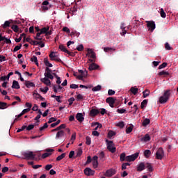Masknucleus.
Wrapping results in <instances>:
<instances>
[{
    "instance_id": "a211bd4d",
    "label": "nucleus",
    "mask_w": 178,
    "mask_h": 178,
    "mask_svg": "<svg viewBox=\"0 0 178 178\" xmlns=\"http://www.w3.org/2000/svg\"><path fill=\"white\" fill-rule=\"evenodd\" d=\"M120 29L121 30H122V32L120 33V35H126V34L127 33V31L126 30V26L124 25V23L121 24Z\"/></svg>"
},
{
    "instance_id": "a18cd8bd",
    "label": "nucleus",
    "mask_w": 178,
    "mask_h": 178,
    "mask_svg": "<svg viewBox=\"0 0 178 178\" xmlns=\"http://www.w3.org/2000/svg\"><path fill=\"white\" fill-rule=\"evenodd\" d=\"M160 15L163 17V19H165V17H166V13H165V11L163 10V8L161 9Z\"/></svg>"
},
{
    "instance_id": "052dcab7",
    "label": "nucleus",
    "mask_w": 178,
    "mask_h": 178,
    "mask_svg": "<svg viewBox=\"0 0 178 178\" xmlns=\"http://www.w3.org/2000/svg\"><path fill=\"white\" fill-rule=\"evenodd\" d=\"M77 51H83L84 50V46L83 44H79L78 47H76Z\"/></svg>"
},
{
    "instance_id": "864d4df0",
    "label": "nucleus",
    "mask_w": 178,
    "mask_h": 178,
    "mask_svg": "<svg viewBox=\"0 0 178 178\" xmlns=\"http://www.w3.org/2000/svg\"><path fill=\"white\" fill-rule=\"evenodd\" d=\"M11 29L15 31V33H17L19 31V26H17V25H13Z\"/></svg>"
},
{
    "instance_id": "09e8293b",
    "label": "nucleus",
    "mask_w": 178,
    "mask_h": 178,
    "mask_svg": "<svg viewBox=\"0 0 178 178\" xmlns=\"http://www.w3.org/2000/svg\"><path fill=\"white\" fill-rule=\"evenodd\" d=\"M104 52H109V51H115V48L112 47H104Z\"/></svg>"
},
{
    "instance_id": "7c9ffc66",
    "label": "nucleus",
    "mask_w": 178,
    "mask_h": 178,
    "mask_svg": "<svg viewBox=\"0 0 178 178\" xmlns=\"http://www.w3.org/2000/svg\"><path fill=\"white\" fill-rule=\"evenodd\" d=\"M130 91L132 92V94H134V95H136L137 92H138V88L136 87H131Z\"/></svg>"
},
{
    "instance_id": "7ed1b4c3",
    "label": "nucleus",
    "mask_w": 178,
    "mask_h": 178,
    "mask_svg": "<svg viewBox=\"0 0 178 178\" xmlns=\"http://www.w3.org/2000/svg\"><path fill=\"white\" fill-rule=\"evenodd\" d=\"M106 143L107 149H108L110 152H112V154L116 152V147H115V144L113 143V141L108 140V139H106Z\"/></svg>"
},
{
    "instance_id": "39448f33",
    "label": "nucleus",
    "mask_w": 178,
    "mask_h": 178,
    "mask_svg": "<svg viewBox=\"0 0 178 178\" xmlns=\"http://www.w3.org/2000/svg\"><path fill=\"white\" fill-rule=\"evenodd\" d=\"M165 156V152H163V149L162 147H159L156 152V158L157 159H163Z\"/></svg>"
},
{
    "instance_id": "c85d7f7f",
    "label": "nucleus",
    "mask_w": 178,
    "mask_h": 178,
    "mask_svg": "<svg viewBox=\"0 0 178 178\" xmlns=\"http://www.w3.org/2000/svg\"><path fill=\"white\" fill-rule=\"evenodd\" d=\"M49 31V26L44 27L40 29V34H47V32Z\"/></svg>"
},
{
    "instance_id": "603ef678",
    "label": "nucleus",
    "mask_w": 178,
    "mask_h": 178,
    "mask_svg": "<svg viewBox=\"0 0 178 178\" xmlns=\"http://www.w3.org/2000/svg\"><path fill=\"white\" fill-rule=\"evenodd\" d=\"M79 73H81V74L82 75L83 77H87L88 72L86 70L83 71L81 70H79Z\"/></svg>"
},
{
    "instance_id": "f3484780",
    "label": "nucleus",
    "mask_w": 178,
    "mask_h": 178,
    "mask_svg": "<svg viewBox=\"0 0 178 178\" xmlns=\"http://www.w3.org/2000/svg\"><path fill=\"white\" fill-rule=\"evenodd\" d=\"M40 81L43 83V84H45V86H51V80H49V78L44 76L40 79Z\"/></svg>"
},
{
    "instance_id": "423d86ee",
    "label": "nucleus",
    "mask_w": 178,
    "mask_h": 178,
    "mask_svg": "<svg viewBox=\"0 0 178 178\" xmlns=\"http://www.w3.org/2000/svg\"><path fill=\"white\" fill-rule=\"evenodd\" d=\"M44 76L47 79H50V80H54V75H52V70L49 69V67H46Z\"/></svg>"
},
{
    "instance_id": "393cba45",
    "label": "nucleus",
    "mask_w": 178,
    "mask_h": 178,
    "mask_svg": "<svg viewBox=\"0 0 178 178\" xmlns=\"http://www.w3.org/2000/svg\"><path fill=\"white\" fill-rule=\"evenodd\" d=\"M98 113H99V110H98V109L93 108L90 111V115L92 116H97V115H98Z\"/></svg>"
},
{
    "instance_id": "ea45409f",
    "label": "nucleus",
    "mask_w": 178,
    "mask_h": 178,
    "mask_svg": "<svg viewBox=\"0 0 178 178\" xmlns=\"http://www.w3.org/2000/svg\"><path fill=\"white\" fill-rule=\"evenodd\" d=\"M7 105L5 102H0V109H6Z\"/></svg>"
},
{
    "instance_id": "69168bd1",
    "label": "nucleus",
    "mask_w": 178,
    "mask_h": 178,
    "mask_svg": "<svg viewBox=\"0 0 178 178\" xmlns=\"http://www.w3.org/2000/svg\"><path fill=\"white\" fill-rule=\"evenodd\" d=\"M116 133L113 131H108V137H113V136H115Z\"/></svg>"
},
{
    "instance_id": "680f3d73",
    "label": "nucleus",
    "mask_w": 178,
    "mask_h": 178,
    "mask_svg": "<svg viewBox=\"0 0 178 178\" xmlns=\"http://www.w3.org/2000/svg\"><path fill=\"white\" fill-rule=\"evenodd\" d=\"M165 48L167 51H170V49H172V47H170V44H169L168 42H166L165 44Z\"/></svg>"
},
{
    "instance_id": "5fc2aeb1",
    "label": "nucleus",
    "mask_w": 178,
    "mask_h": 178,
    "mask_svg": "<svg viewBox=\"0 0 178 178\" xmlns=\"http://www.w3.org/2000/svg\"><path fill=\"white\" fill-rule=\"evenodd\" d=\"M74 140H76V133H74L71 136V139H70L71 144H73V143H74Z\"/></svg>"
},
{
    "instance_id": "338daca9",
    "label": "nucleus",
    "mask_w": 178,
    "mask_h": 178,
    "mask_svg": "<svg viewBox=\"0 0 178 178\" xmlns=\"http://www.w3.org/2000/svg\"><path fill=\"white\" fill-rule=\"evenodd\" d=\"M117 126H118V127H121V129H123V127H124V122H120L117 124Z\"/></svg>"
},
{
    "instance_id": "0eeeda50",
    "label": "nucleus",
    "mask_w": 178,
    "mask_h": 178,
    "mask_svg": "<svg viewBox=\"0 0 178 178\" xmlns=\"http://www.w3.org/2000/svg\"><path fill=\"white\" fill-rule=\"evenodd\" d=\"M139 153H135L130 156H126V161L127 162H133L136 160L137 158H138Z\"/></svg>"
},
{
    "instance_id": "bb28decb",
    "label": "nucleus",
    "mask_w": 178,
    "mask_h": 178,
    "mask_svg": "<svg viewBox=\"0 0 178 178\" xmlns=\"http://www.w3.org/2000/svg\"><path fill=\"white\" fill-rule=\"evenodd\" d=\"M59 49H60V51H62L63 52H65V54H70L69 50L66 49V47H65V46H63V44H60L59 46Z\"/></svg>"
},
{
    "instance_id": "20e7f679",
    "label": "nucleus",
    "mask_w": 178,
    "mask_h": 178,
    "mask_svg": "<svg viewBox=\"0 0 178 178\" xmlns=\"http://www.w3.org/2000/svg\"><path fill=\"white\" fill-rule=\"evenodd\" d=\"M146 23H147V27L149 31H150V33H152L156 29L155 22L146 21Z\"/></svg>"
},
{
    "instance_id": "f257e3e1",
    "label": "nucleus",
    "mask_w": 178,
    "mask_h": 178,
    "mask_svg": "<svg viewBox=\"0 0 178 178\" xmlns=\"http://www.w3.org/2000/svg\"><path fill=\"white\" fill-rule=\"evenodd\" d=\"M169 97H170V90H167L164 92L163 95L160 97V104H166V102H168V100L169 99Z\"/></svg>"
},
{
    "instance_id": "dca6fc26",
    "label": "nucleus",
    "mask_w": 178,
    "mask_h": 178,
    "mask_svg": "<svg viewBox=\"0 0 178 178\" xmlns=\"http://www.w3.org/2000/svg\"><path fill=\"white\" fill-rule=\"evenodd\" d=\"M76 119L78 122L81 123V122H84V115H83L82 113H78L76 115Z\"/></svg>"
},
{
    "instance_id": "5701e85b",
    "label": "nucleus",
    "mask_w": 178,
    "mask_h": 178,
    "mask_svg": "<svg viewBox=\"0 0 178 178\" xmlns=\"http://www.w3.org/2000/svg\"><path fill=\"white\" fill-rule=\"evenodd\" d=\"M12 88H15V90H19V88H20V85H19L17 81H13Z\"/></svg>"
},
{
    "instance_id": "aec40b11",
    "label": "nucleus",
    "mask_w": 178,
    "mask_h": 178,
    "mask_svg": "<svg viewBox=\"0 0 178 178\" xmlns=\"http://www.w3.org/2000/svg\"><path fill=\"white\" fill-rule=\"evenodd\" d=\"M145 168L147 169L148 172H153L154 171V168L152 167V164L149 163H147L145 164Z\"/></svg>"
},
{
    "instance_id": "c03bdc74",
    "label": "nucleus",
    "mask_w": 178,
    "mask_h": 178,
    "mask_svg": "<svg viewBox=\"0 0 178 178\" xmlns=\"http://www.w3.org/2000/svg\"><path fill=\"white\" fill-rule=\"evenodd\" d=\"M21 48H22V44H19V45L15 46L13 49V52H17V51L21 49Z\"/></svg>"
},
{
    "instance_id": "3c124183",
    "label": "nucleus",
    "mask_w": 178,
    "mask_h": 178,
    "mask_svg": "<svg viewBox=\"0 0 178 178\" xmlns=\"http://www.w3.org/2000/svg\"><path fill=\"white\" fill-rule=\"evenodd\" d=\"M9 26H10V22L6 21L3 24V29H6V27H9Z\"/></svg>"
},
{
    "instance_id": "9b49d317",
    "label": "nucleus",
    "mask_w": 178,
    "mask_h": 178,
    "mask_svg": "<svg viewBox=\"0 0 178 178\" xmlns=\"http://www.w3.org/2000/svg\"><path fill=\"white\" fill-rule=\"evenodd\" d=\"M87 51L88 53L86 54V56H88V58H91L92 59H95V52H94V51L92 50V49H88Z\"/></svg>"
},
{
    "instance_id": "2f4dec72",
    "label": "nucleus",
    "mask_w": 178,
    "mask_h": 178,
    "mask_svg": "<svg viewBox=\"0 0 178 178\" xmlns=\"http://www.w3.org/2000/svg\"><path fill=\"white\" fill-rule=\"evenodd\" d=\"M44 65L45 66H47V67H52V63H50L49 61L48 60V58H45L44 59Z\"/></svg>"
},
{
    "instance_id": "f8f14e48",
    "label": "nucleus",
    "mask_w": 178,
    "mask_h": 178,
    "mask_svg": "<svg viewBox=\"0 0 178 178\" xmlns=\"http://www.w3.org/2000/svg\"><path fill=\"white\" fill-rule=\"evenodd\" d=\"M115 174H116V170L113 169H110L106 172L105 176H106L107 177H112V176H113Z\"/></svg>"
},
{
    "instance_id": "e433bc0d",
    "label": "nucleus",
    "mask_w": 178,
    "mask_h": 178,
    "mask_svg": "<svg viewBox=\"0 0 178 178\" xmlns=\"http://www.w3.org/2000/svg\"><path fill=\"white\" fill-rule=\"evenodd\" d=\"M120 161L121 162H123V161H126V154L125 153H122L120 156Z\"/></svg>"
},
{
    "instance_id": "37998d69",
    "label": "nucleus",
    "mask_w": 178,
    "mask_h": 178,
    "mask_svg": "<svg viewBox=\"0 0 178 178\" xmlns=\"http://www.w3.org/2000/svg\"><path fill=\"white\" fill-rule=\"evenodd\" d=\"M33 98L35 99H40V98H41V95H40L38 93L33 92Z\"/></svg>"
},
{
    "instance_id": "473e14b6",
    "label": "nucleus",
    "mask_w": 178,
    "mask_h": 178,
    "mask_svg": "<svg viewBox=\"0 0 178 178\" xmlns=\"http://www.w3.org/2000/svg\"><path fill=\"white\" fill-rule=\"evenodd\" d=\"M71 37H80V33L76 31H73L70 33Z\"/></svg>"
},
{
    "instance_id": "ddd939ff",
    "label": "nucleus",
    "mask_w": 178,
    "mask_h": 178,
    "mask_svg": "<svg viewBox=\"0 0 178 178\" xmlns=\"http://www.w3.org/2000/svg\"><path fill=\"white\" fill-rule=\"evenodd\" d=\"M140 141L141 143H148V141H151V136H149V134H146L140 138Z\"/></svg>"
},
{
    "instance_id": "e2e57ef3",
    "label": "nucleus",
    "mask_w": 178,
    "mask_h": 178,
    "mask_svg": "<svg viewBox=\"0 0 178 178\" xmlns=\"http://www.w3.org/2000/svg\"><path fill=\"white\" fill-rule=\"evenodd\" d=\"M47 128H48V123H44V125L40 128V131H42V130Z\"/></svg>"
},
{
    "instance_id": "2eb2a0df",
    "label": "nucleus",
    "mask_w": 178,
    "mask_h": 178,
    "mask_svg": "<svg viewBox=\"0 0 178 178\" xmlns=\"http://www.w3.org/2000/svg\"><path fill=\"white\" fill-rule=\"evenodd\" d=\"M92 166L94 169L98 168V156H94L92 158Z\"/></svg>"
},
{
    "instance_id": "b1692460",
    "label": "nucleus",
    "mask_w": 178,
    "mask_h": 178,
    "mask_svg": "<svg viewBox=\"0 0 178 178\" xmlns=\"http://www.w3.org/2000/svg\"><path fill=\"white\" fill-rule=\"evenodd\" d=\"M66 127V124H60L59 127H58L57 128L54 129H52L51 131H59L61 130V129H65Z\"/></svg>"
},
{
    "instance_id": "a19ab883",
    "label": "nucleus",
    "mask_w": 178,
    "mask_h": 178,
    "mask_svg": "<svg viewBox=\"0 0 178 178\" xmlns=\"http://www.w3.org/2000/svg\"><path fill=\"white\" fill-rule=\"evenodd\" d=\"M82 154H83V149L81 148L78 149L76 151V156H81Z\"/></svg>"
},
{
    "instance_id": "13d9d810",
    "label": "nucleus",
    "mask_w": 178,
    "mask_h": 178,
    "mask_svg": "<svg viewBox=\"0 0 178 178\" xmlns=\"http://www.w3.org/2000/svg\"><path fill=\"white\" fill-rule=\"evenodd\" d=\"M49 90V88H48V86H46L44 88H40V91H42V92H44V94H47Z\"/></svg>"
},
{
    "instance_id": "4d7b16f0",
    "label": "nucleus",
    "mask_w": 178,
    "mask_h": 178,
    "mask_svg": "<svg viewBox=\"0 0 178 178\" xmlns=\"http://www.w3.org/2000/svg\"><path fill=\"white\" fill-rule=\"evenodd\" d=\"M159 76H168L169 75V72L166 71H161L159 73Z\"/></svg>"
},
{
    "instance_id": "9d476101",
    "label": "nucleus",
    "mask_w": 178,
    "mask_h": 178,
    "mask_svg": "<svg viewBox=\"0 0 178 178\" xmlns=\"http://www.w3.org/2000/svg\"><path fill=\"white\" fill-rule=\"evenodd\" d=\"M46 153H44L42 155V159H45V158H48V156L52 155V152H54V149H47Z\"/></svg>"
},
{
    "instance_id": "4c0bfd02",
    "label": "nucleus",
    "mask_w": 178,
    "mask_h": 178,
    "mask_svg": "<svg viewBox=\"0 0 178 178\" xmlns=\"http://www.w3.org/2000/svg\"><path fill=\"white\" fill-rule=\"evenodd\" d=\"M150 120H149V119H148V118H146V119H145L144 120V121L143 122V126H148V124L149 123H150Z\"/></svg>"
},
{
    "instance_id": "774afa93",
    "label": "nucleus",
    "mask_w": 178,
    "mask_h": 178,
    "mask_svg": "<svg viewBox=\"0 0 178 178\" xmlns=\"http://www.w3.org/2000/svg\"><path fill=\"white\" fill-rule=\"evenodd\" d=\"M34 124H29L27 127H26V130H28L29 131H30V130H33V129H34Z\"/></svg>"
},
{
    "instance_id": "c756f323",
    "label": "nucleus",
    "mask_w": 178,
    "mask_h": 178,
    "mask_svg": "<svg viewBox=\"0 0 178 178\" xmlns=\"http://www.w3.org/2000/svg\"><path fill=\"white\" fill-rule=\"evenodd\" d=\"M23 37L24 39H26V33H22L19 38H15V42H20Z\"/></svg>"
},
{
    "instance_id": "4be33fe9",
    "label": "nucleus",
    "mask_w": 178,
    "mask_h": 178,
    "mask_svg": "<svg viewBox=\"0 0 178 178\" xmlns=\"http://www.w3.org/2000/svg\"><path fill=\"white\" fill-rule=\"evenodd\" d=\"M99 67V65L95 64V63H92L89 65V70H97Z\"/></svg>"
},
{
    "instance_id": "a878e982",
    "label": "nucleus",
    "mask_w": 178,
    "mask_h": 178,
    "mask_svg": "<svg viewBox=\"0 0 178 178\" xmlns=\"http://www.w3.org/2000/svg\"><path fill=\"white\" fill-rule=\"evenodd\" d=\"M144 156L147 159L149 158L151 156V150L146 149L143 152Z\"/></svg>"
},
{
    "instance_id": "79ce46f5",
    "label": "nucleus",
    "mask_w": 178,
    "mask_h": 178,
    "mask_svg": "<svg viewBox=\"0 0 178 178\" xmlns=\"http://www.w3.org/2000/svg\"><path fill=\"white\" fill-rule=\"evenodd\" d=\"M143 98H147L148 95H149V90H145V91L143 92Z\"/></svg>"
},
{
    "instance_id": "1a4fd4ad",
    "label": "nucleus",
    "mask_w": 178,
    "mask_h": 178,
    "mask_svg": "<svg viewBox=\"0 0 178 178\" xmlns=\"http://www.w3.org/2000/svg\"><path fill=\"white\" fill-rule=\"evenodd\" d=\"M84 173L86 176H94V175H95V171L90 168H86L84 170Z\"/></svg>"
},
{
    "instance_id": "6e6552de",
    "label": "nucleus",
    "mask_w": 178,
    "mask_h": 178,
    "mask_svg": "<svg viewBox=\"0 0 178 178\" xmlns=\"http://www.w3.org/2000/svg\"><path fill=\"white\" fill-rule=\"evenodd\" d=\"M115 99L113 97H108L106 99V102L109 104V106H111V108H115Z\"/></svg>"
},
{
    "instance_id": "8fccbe9b",
    "label": "nucleus",
    "mask_w": 178,
    "mask_h": 178,
    "mask_svg": "<svg viewBox=\"0 0 178 178\" xmlns=\"http://www.w3.org/2000/svg\"><path fill=\"white\" fill-rule=\"evenodd\" d=\"M53 74L57 79V81H56L57 84H60V83H62V81H60V77H59L56 73H53Z\"/></svg>"
},
{
    "instance_id": "72a5a7b5",
    "label": "nucleus",
    "mask_w": 178,
    "mask_h": 178,
    "mask_svg": "<svg viewBox=\"0 0 178 178\" xmlns=\"http://www.w3.org/2000/svg\"><path fill=\"white\" fill-rule=\"evenodd\" d=\"M147 104H148V100H147V99L143 100L140 104L141 109H144V108H145V106H147Z\"/></svg>"
},
{
    "instance_id": "cd10ccee",
    "label": "nucleus",
    "mask_w": 178,
    "mask_h": 178,
    "mask_svg": "<svg viewBox=\"0 0 178 178\" xmlns=\"http://www.w3.org/2000/svg\"><path fill=\"white\" fill-rule=\"evenodd\" d=\"M102 88V87L100 85H97V86H95L92 88V91H93V92L101 91Z\"/></svg>"
},
{
    "instance_id": "412c9836",
    "label": "nucleus",
    "mask_w": 178,
    "mask_h": 178,
    "mask_svg": "<svg viewBox=\"0 0 178 178\" xmlns=\"http://www.w3.org/2000/svg\"><path fill=\"white\" fill-rule=\"evenodd\" d=\"M25 86L27 88H31V87H35L34 83L31 82L30 81H25Z\"/></svg>"
},
{
    "instance_id": "f704fd0d",
    "label": "nucleus",
    "mask_w": 178,
    "mask_h": 178,
    "mask_svg": "<svg viewBox=\"0 0 178 178\" xmlns=\"http://www.w3.org/2000/svg\"><path fill=\"white\" fill-rule=\"evenodd\" d=\"M65 156H66V153H63L62 154H60V156H58L56 158V161H62V159H63V158H65Z\"/></svg>"
},
{
    "instance_id": "58836bf2",
    "label": "nucleus",
    "mask_w": 178,
    "mask_h": 178,
    "mask_svg": "<svg viewBox=\"0 0 178 178\" xmlns=\"http://www.w3.org/2000/svg\"><path fill=\"white\" fill-rule=\"evenodd\" d=\"M95 126H97L95 128V131H97V130H98V129H102V124L98 123V122H95Z\"/></svg>"
},
{
    "instance_id": "bf43d9fd",
    "label": "nucleus",
    "mask_w": 178,
    "mask_h": 178,
    "mask_svg": "<svg viewBox=\"0 0 178 178\" xmlns=\"http://www.w3.org/2000/svg\"><path fill=\"white\" fill-rule=\"evenodd\" d=\"M41 33L40 32V33H37V35H36V36H35V40H38L39 41H41L42 40V38H41Z\"/></svg>"
},
{
    "instance_id": "de8ad7c7",
    "label": "nucleus",
    "mask_w": 178,
    "mask_h": 178,
    "mask_svg": "<svg viewBox=\"0 0 178 178\" xmlns=\"http://www.w3.org/2000/svg\"><path fill=\"white\" fill-rule=\"evenodd\" d=\"M49 58L51 59V60L52 59H54V58H56V52L52 51L50 54H49Z\"/></svg>"
},
{
    "instance_id": "0e129e2a",
    "label": "nucleus",
    "mask_w": 178,
    "mask_h": 178,
    "mask_svg": "<svg viewBox=\"0 0 178 178\" xmlns=\"http://www.w3.org/2000/svg\"><path fill=\"white\" fill-rule=\"evenodd\" d=\"M68 102L70 106L73 105V102H74V97H70L68 99Z\"/></svg>"
},
{
    "instance_id": "6ab92c4d",
    "label": "nucleus",
    "mask_w": 178,
    "mask_h": 178,
    "mask_svg": "<svg viewBox=\"0 0 178 178\" xmlns=\"http://www.w3.org/2000/svg\"><path fill=\"white\" fill-rule=\"evenodd\" d=\"M144 169H145V164H144V163H140L137 165L138 172H143V170H144Z\"/></svg>"
},
{
    "instance_id": "c9c22d12",
    "label": "nucleus",
    "mask_w": 178,
    "mask_h": 178,
    "mask_svg": "<svg viewBox=\"0 0 178 178\" xmlns=\"http://www.w3.org/2000/svg\"><path fill=\"white\" fill-rule=\"evenodd\" d=\"M31 60L32 62H34L37 66H38V59L37 58V56H33Z\"/></svg>"
},
{
    "instance_id": "f03ea898",
    "label": "nucleus",
    "mask_w": 178,
    "mask_h": 178,
    "mask_svg": "<svg viewBox=\"0 0 178 178\" xmlns=\"http://www.w3.org/2000/svg\"><path fill=\"white\" fill-rule=\"evenodd\" d=\"M22 156H24V159H27L28 161H33L35 158V154L32 151L24 152H22Z\"/></svg>"
},
{
    "instance_id": "49530a36",
    "label": "nucleus",
    "mask_w": 178,
    "mask_h": 178,
    "mask_svg": "<svg viewBox=\"0 0 178 178\" xmlns=\"http://www.w3.org/2000/svg\"><path fill=\"white\" fill-rule=\"evenodd\" d=\"M83 99H84V96H83V95L79 94L76 95V101H81Z\"/></svg>"
},
{
    "instance_id": "4468645a",
    "label": "nucleus",
    "mask_w": 178,
    "mask_h": 178,
    "mask_svg": "<svg viewBox=\"0 0 178 178\" xmlns=\"http://www.w3.org/2000/svg\"><path fill=\"white\" fill-rule=\"evenodd\" d=\"M65 136V131L63 130H60L57 132L56 135V140H60L62 137Z\"/></svg>"
},
{
    "instance_id": "6e6d98bb",
    "label": "nucleus",
    "mask_w": 178,
    "mask_h": 178,
    "mask_svg": "<svg viewBox=\"0 0 178 178\" xmlns=\"http://www.w3.org/2000/svg\"><path fill=\"white\" fill-rule=\"evenodd\" d=\"M86 144L87 145H91V138H90V136H86Z\"/></svg>"
}]
</instances>
